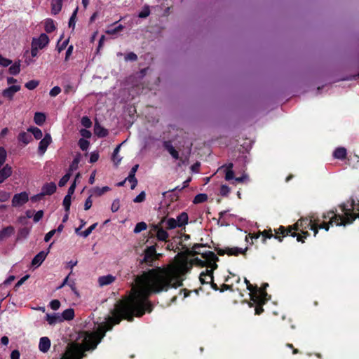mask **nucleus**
Returning a JSON list of instances; mask_svg holds the SVG:
<instances>
[{
    "mask_svg": "<svg viewBox=\"0 0 359 359\" xmlns=\"http://www.w3.org/2000/svg\"><path fill=\"white\" fill-rule=\"evenodd\" d=\"M204 248L203 245L195 244L192 250H189V255H201V258L194 257L189 262L184 260L167 267H156L137 276L135 285L132 288V295L127 300L120 301L115 304L109 320L114 324H118L122 318L133 321L134 316L141 317L146 311L150 313L153 306L148 298L151 294L182 286L181 276L188 272L193 265L215 264V261H218L217 255L212 251L201 250Z\"/></svg>",
    "mask_w": 359,
    "mask_h": 359,
    "instance_id": "obj_1",
    "label": "nucleus"
},
{
    "mask_svg": "<svg viewBox=\"0 0 359 359\" xmlns=\"http://www.w3.org/2000/svg\"><path fill=\"white\" fill-rule=\"evenodd\" d=\"M320 219L311 217L310 219L301 218L299 219L293 226H289L285 228L283 226H280L279 228L276 231V239L281 242L283 238L286 236H290L292 237H297V240L299 242H304V239L309 236V233L306 231L308 228L313 231L314 236L318 232V229H324L325 231H328L330 226V220L328 222H323L319 224Z\"/></svg>",
    "mask_w": 359,
    "mask_h": 359,
    "instance_id": "obj_2",
    "label": "nucleus"
},
{
    "mask_svg": "<svg viewBox=\"0 0 359 359\" xmlns=\"http://www.w3.org/2000/svg\"><path fill=\"white\" fill-rule=\"evenodd\" d=\"M114 325L108 319L107 322L98 327L96 332L86 334L83 340V348L77 344H72L60 359H82L86 356L85 351L94 350L105 336L106 332L111 330Z\"/></svg>",
    "mask_w": 359,
    "mask_h": 359,
    "instance_id": "obj_3",
    "label": "nucleus"
},
{
    "mask_svg": "<svg viewBox=\"0 0 359 359\" xmlns=\"http://www.w3.org/2000/svg\"><path fill=\"white\" fill-rule=\"evenodd\" d=\"M344 215L337 214L334 211L330 210L324 214V219H330L331 226H346L351 224L356 218H359V201L355 203L354 200H351V208H346L345 205L341 208Z\"/></svg>",
    "mask_w": 359,
    "mask_h": 359,
    "instance_id": "obj_4",
    "label": "nucleus"
},
{
    "mask_svg": "<svg viewBox=\"0 0 359 359\" xmlns=\"http://www.w3.org/2000/svg\"><path fill=\"white\" fill-rule=\"evenodd\" d=\"M229 273L226 277V291H229V293H232V295H229L228 298L233 304H235L238 301H241V298L243 296L242 290H243L244 285L241 283L238 275L231 272H229Z\"/></svg>",
    "mask_w": 359,
    "mask_h": 359,
    "instance_id": "obj_5",
    "label": "nucleus"
},
{
    "mask_svg": "<svg viewBox=\"0 0 359 359\" xmlns=\"http://www.w3.org/2000/svg\"><path fill=\"white\" fill-rule=\"evenodd\" d=\"M245 165L236 166L232 163H226V181L232 180L233 184H242L248 180L249 177L245 173Z\"/></svg>",
    "mask_w": 359,
    "mask_h": 359,
    "instance_id": "obj_6",
    "label": "nucleus"
},
{
    "mask_svg": "<svg viewBox=\"0 0 359 359\" xmlns=\"http://www.w3.org/2000/svg\"><path fill=\"white\" fill-rule=\"evenodd\" d=\"M256 292H254L250 297V306H255V311L256 315H260L263 313L264 309L263 305L265 304L270 298L266 292L262 293L259 292V290L256 289Z\"/></svg>",
    "mask_w": 359,
    "mask_h": 359,
    "instance_id": "obj_7",
    "label": "nucleus"
},
{
    "mask_svg": "<svg viewBox=\"0 0 359 359\" xmlns=\"http://www.w3.org/2000/svg\"><path fill=\"white\" fill-rule=\"evenodd\" d=\"M144 256L140 260V264H146L149 266H153L154 261L158 258L159 255L156 253V246L147 247L144 251Z\"/></svg>",
    "mask_w": 359,
    "mask_h": 359,
    "instance_id": "obj_8",
    "label": "nucleus"
},
{
    "mask_svg": "<svg viewBox=\"0 0 359 359\" xmlns=\"http://www.w3.org/2000/svg\"><path fill=\"white\" fill-rule=\"evenodd\" d=\"M29 201V195L26 191L16 194L12 199V205L13 207H20Z\"/></svg>",
    "mask_w": 359,
    "mask_h": 359,
    "instance_id": "obj_9",
    "label": "nucleus"
},
{
    "mask_svg": "<svg viewBox=\"0 0 359 359\" xmlns=\"http://www.w3.org/2000/svg\"><path fill=\"white\" fill-rule=\"evenodd\" d=\"M51 142L52 138L50 135L49 133H46L43 138H42L39 142L38 147L39 154L40 155H43L46 152L48 147L50 144Z\"/></svg>",
    "mask_w": 359,
    "mask_h": 359,
    "instance_id": "obj_10",
    "label": "nucleus"
},
{
    "mask_svg": "<svg viewBox=\"0 0 359 359\" xmlns=\"http://www.w3.org/2000/svg\"><path fill=\"white\" fill-rule=\"evenodd\" d=\"M49 43V38L46 34H41L38 38H34L32 42V46H36L37 48L42 49L48 45Z\"/></svg>",
    "mask_w": 359,
    "mask_h": 359,
    "instance_id": "obj_11",
    "label": "nucleus"
},
{
    "mask_svg": "<svg viewBox=\"0 0 359 359\" xmlns=\"http://www.w3.org/2000/svg\"><path fill=\"white\" fill-rule=\"evenodd\" d=\"M20 88V86H11L2 91V95L10 100H12L15 93L18 92Z\"/></svg>",
    "mask_w": 359,
    "mask_h": 359,
    "instance_id": "obj_12",
    "label": "nucleus"
},
{
    "mask_svg": "<svg viewBox=\"0 0 359 359\" xmlns=\"http://www.w3.org/2000/svg\"><path fill=\"white\" fill-rule=\"evenodd\" d=\"M57 189L56 184L54 182L46 183L41 188V194L44 196H50L53 194Z\"/></svg>",
    "mask_w": 359,
    "mask_h": 359,
    "instance_id": "obj_13",
    "label": "nucleus"
},
{
    "mask_svg": "<svg viewBox=\"0 0 359 359\" xmlns=\"http://www.w3.org/2000/svg\"><path fill=\"white\" fill-rule=\"evenodd\" d=\"M12 168L6 164L3 168H0V184L3 183L7 178L12 175Z\"/></svg>",
    "mask_w": 359,
    "mask_h": 359,
    "instance_id": "obj_14",
    "label": "nucleus"
},
{
    "mask_svg": "<svg viewBox=\"0 0 359 359\" xmlns=\"http://www.w3.org/2000/svg\"><path fill=\"white\" fill-rule=\"evenodd\" d=\"M163 145L173 158L178 159L180 158L178 151L174 148L170 141H164Z\"/></svg>",
    "mask_w": 359,
    "mask_h": 359,
    "instance_id": "obj_15",
    "label": "nucleus"
},
{
    "mask_svg": "<svg viewBox=\"0 0 359 359\" xmlns=\"http://www.w3.org/2000/svg\"><path fill=\"white\" fill-rule=\"evenodd\" d=\"M48 252H45V251H41L40 252H39L32 259V264L33 266H40L43 262L44 261V259H46L48 253Z\"/></svg>",
    "mask_w": 359,
    "mask_h": 359,
    "instance_id": "obj_16",
    "label": "nucleus"
},
{
    "mask_svg": "<svg viewBox=\"0 0 359 359\" xmlns=\"http://www.w3.org/2000/svg\"><path fill=\"white\" fill-rule=\"evenodd\" d=\"M50 340L46 337H43L40 339L39 348L43 353H46L50 349Z\"/></svg>",
    "mask_w": 359,
    "mask_h": 359,
    "instance_id": "obj_17",
    "label": "nucleus"
},
{
    "mask_svg": "<svg viewBox=\"0 0 359 359\" xmlns=\"http://www.w3.org/2000/svg\"><path fill=\"white\" fill-rule=\"evenodd\" d=\"M217 261H215V264L213 266H208V264L204 265L203 266H206L207 269L201 273V276L202 277H208V279H210V281L213 280V270L217 268Z\"/></svg>",
    "mask_w": 359,
    "mask_h": 359,
    "instance_id": "obj_18",
    "label": "nucleus"
},
{
    "mask_svg": "<svg viewBox=\"0 0 359 359\" xmlns=\"http://www.w3.org/2000/svg\"><path fill=\"white\" fill-rule=\"evenodd\" d=\"M246 250H247V248L243 250V249H242L241 248H238V247H232V248L226 247V255H227L229 256H232V255L238 256L240 254L245 255Z\"/></svg>",
    "mask_w": 359,
    "mask_h": 359,
    "instance_id": "obj_19",
    "label": "nucleus"
},
{
    "mask_svg": "<svg viewBox=\"0 0 359 359\" xmlns=\"http://www.w3.org/2000/svg\"><path fill=\"white\" fill-rule=\"evenodd\" d=\"M115 277L111 274L100 276L98 278V283L100 286L103 287L105 285H110L115 280Z\"/></svg>",
    "mask_w": 359,
    "mask_h": 359,
    "instance_id": "obj_20",
    "label": "nucleus"
},
{
    "mask_svg": "<svg viewBox=\"0 0 359 359\" xmlns=\"http://www.w3.org/2000/svg\"><path fill=\"white\" fill-rule=\"evenodd\" d=\"M46 320L50 325H55L57 323L62 322V318H61L59 313L46 314Z\"/></svg>",
    "mask_w": 359,
    "mask_h": 359,
    "instance_id": "obj_21",
    "label": "nucleus"
},
{
    "mask_svg": "<svg viewBox=\"0 0 359 359\" xmlns=\"http://www.w3.org/2000/svg\"><path fill=\"white\" fill-rule=\"evenodd\" d=\"M94 133L99 137H104L108 135V131L96 122L94 126Z\"/></svg>",
    "mask_w": 359,
    "mask_h": 359,
    "instance_id": "obj_22",
    "label": "nucleus"
},
{
    "mask_svg": "<svg viewBox=\"0 0 359 359\" xmlns=\"http://www.w3.org/2000/svg\"><path fill=\"white\" fill-rule=\"evenodd\" d=\"M14 231L15 229L12 226H8L4 228L1 231H0V241L10 237L14 233Z\"/></svg>",
    "mask_w": 359,
    "mask_h": 359,
    "instance_id": "obj_23",
    "label": "nucleus"
},
{
    "mask_svg": "<svg viewBox=\"0 0 359 359\" xmlns=\"http://www.w3.org/2000/svg\"><path fill=\"white\" fill-rule=\"evenodd\" d=\"M346 149L344 147H338L337 148L334 153V158L339 160H344L346 158Z\"/></svg>",
    "mask_w": 359,
    "mask_h": 359,
    "instance_id": "obj_24",
    "label": "nucleus"
},
{
    "mask_svg": "<svg viewBox=\"0 0 359 359\" xmlns=\"http://www.w3.org/2000/svg\"><path fill=\"white\" fill-rule=\"evenodd\" d=\"M62 0H53L51 2V13L57 14L62 9Z\"/></svg>",
    "mask_w": 359,
    "mask_h": 359,
    "instance_id": "obj_25",
    "label": "nucleus"
},
{
    "mask_svg": "<svg viewBox=\"0 0 359 359\" xmlns=\"http://www.w3.org/2000/svg\"><path fill=\"white\" fill-rule=\"evenodd\" d=\"M188 215L187 212H183L177 217V224L178 227H182L187 224L188 222Z\"/></svg>",
    "mask_w": 359,
    "mask_h": 359,
    "instance_id": "obj_26",
    "label": "nucleus"
},
{
    "mask_svg": "<svg viewBox=\"0 0 359 359\" xmlns=\"http://www.w3.org/2000/svg\"><path fill=\"white\" fill-rule=\"evenodd\" d=\"M61 318H62V321L64 320H72L74 317V311L73 309H65L62 315H60Z\"/></svg>",
    "mask_w": 359,
    "mask_h": 359,
    "instance_id": "obj_27",
    "label": "nucleus"
},
{
    "mask_svg": "<svg viewBox=\"0 0 359 359\" xmlns=\"http://www.w3.org/2000/svg\"><path fill=\"white\" fill-rule=\"evenodd\" d=\"M32 140L31 135L26 132H21L18 135V140L25 144H29Z\"/></svg>",
    "mask_w": 359,
    "mask_h": 359,
    "instance_id": "obj_28",
    "label": "nucleus"
},
{
    "mask_svg": "<svg viewBox=\"0 0 359 359\" xmlns=\"http://www.w3.org/2000/svg\"><path fill=\"white\" fill-rule=\"evenodd\" d=\"M34 121L36 124L41 126L46 121V116L43 113L36 112L34 116Z\"/></svg>",
    "mask_w": 359,
    "mask_h": 359,
    "instance_id": "obj_29",
    "label": "nucleus"
},
{
    "mask_svg": "<svg viewBox=\"0 0 359 359\" xmlns=\"http://www.w3.org/2000/svg\"><path fill=\"white\" fill-rule=\"evenodd\" d=\"M28 132H30L33 134L34 137L36 140H40L43 137V133L41 129L37 127H29L27 129Z\"/></svg>",
    "mask_w": 359,
    "mask_h": 359,
    "instance_id": "obj_30",
    "label": "nucleus"
},
{
    "mask_svg": "<svg viewBox=\"0 0 359 359\" xmlns=\"http://www.w3.org/2000/svg\"><path fill=\"white\" fill-rule=\"evenodd\" d=\"M155 229L157 230L156 236L159 241H165L168 237V233L166 231L163 229H158L157 226H155Z\"/></svg>",
    "mask_w": 359,
    "mask_h": 359,
    "instance_id": "obj_31",
    "label": "nucleus"
},
{
    "mask_svg": "<svg viewBox=\"0 0 359 359\" xmlns=\"http://www.w3.org/2000/svg\"><path fill=\"white\" fill-rule=\"evenodd\" d=\"M44 29L48 33L53 32L55 29L54 21L51 19H47L45 22Z\"/></svg>",
    "mask_w": 359,
    "mask_h": 359,
    "instance_id": "obj_32",
    "label": "nucleus"
},
{
    "mask_svg": "<svg viewBox=\"0 0 359 359\" xmlns=\"http://www.w3.org/2000/svg\"><path fill=\"white\" fill-rule=\"evenodd\" d=\"M121 146V144L118 145L114 150L113 154H112V160L116 165H118V164L121 162V158L118 156V152L120 150V147Z\"/></svg>",
    "mask_w": 359,
    "mask_h": 359,
    "instance_id": "obj_33",
    "label": "nucleus"
},
{
    "mask_svg": "<svg viewBox=\"0 0 359 359\" xmlns=\"http://www.w3.org/2000/svg\"><path fill=\"white\" fill-rule=\"evenodd\" d=\"M9 73L12 75H17L20 72V61L15 62L13 65L9 67Z\"/></svg>",
    "mask_w": 359,
    "mask_h": 359,
    "instance_id": "obj_34",
    "label": "nucleus"
},
{
    "mask_svg": "<svg viewBox=\"0 0 359 359\" xmlns=\"http://www.w3.org/2000/svg\"><path fill=\"white\" fill-rule=\"evenodd\" d=\"M207 200L208 195L206 194H198L194 197L193 203L195 204H198L205 202Z\"/></svg>",
    "mask_w": 359,
    "mask_h": 359,
    "instance_id": "obj_35",
    "label": "nucleus"
},
{
    "mask_svg": "<svg viewBox=\"0 0 359 359\" xmlns=\"http://www.w3.org/2000/svg\"><path fill=\"white\" fill-rule=\"evenodd\" d=\"M110 190V188L107 186L103 187L102 188L100 187H95L93 189L91 190L93 194H95L97 196H102L105 192Z\"/></svg>",
    "mask_w": 359,
    "mask_h": 359,
    "instance_id": "obj_36",
    "label": "nucleus"
},
{
    "mask_svg": "<svg viewBox=\"0 0 359 359\" xmlns=\"http://www.w3.org/2000/svg\"><path fill=\"white\" fill-rule=\"evenodd\" d=\"M30 229L27 227H23L21 228L18 233V239H25L26 238L28 235L29 234Z\"/></svg>",
    "mask_w": 359,
    "mask_h": 359,
    "instance_id": "obj_37",
    "label": "nucleus"
},
{
    "mask_svg": "<svg viewBox=\"0 0 359 359\" xmlns=\"http://www.w3.org/2000/svg\"><path fill=\"white\" fill-rule=\"evenodd\" d=\"M79 8L76 7L75 10L74 11L73 13L72 14V16L69 18V27L70 28H72L73 29L75 28L76 25V18L78 13Z\"/></svg>",
    "mask_w": 359,
    "mask_h": 359,
    "instance_id": "obj_38",
    "label": "nucleus"
},
{
    "mask_svg": "<svg viewBox=\"0 0 359 359\" xmlns=\"http://www.w3.org/2000/svg\"><path fill=\"white\" fill-rule=\"evenodd\" d=\"M71 198L72 196L69 194H67L63 199V206L65 208V212H69L70 206H71Z\"/></svg>",
    "mask_w": 359,
    "mask_h": 359,
    "instance_id": "obj_39",
    "label": "nucleus"
},
{
    "mask_svg": "<svg viewBox=\"0 0 359 359\" xmlns=\"http://www.w3.org/2000/svg\"><path fill=\"white\" fill-rule=\"evenodd\" d=\"M244 282L246 285L247 289L250 292V295L251 296L254 292H256V289H257L259 291V289H258V286L257 285H252L248 280L245 278Z\"/></svg>",
    "mask_w": 359,
    "mask_h": 359,
    "instance_id": "obj_40",
    "label": "nucleus"
},
{
    "mask_svg": "<svg viewBox=\"0 0 359 359\" xmlns=\"http://www.w3.org/2000/svg\"><path fill=\"white\" fill-rule=\"evenodd\" d=\"M277 229H276L275 231ZM260 233L262 236V241H263V242H264L266 238H272L273 236L276 238V234L275 235L273 234L271 229L264 230V231H263Z\"/></svg>",
    "mask_w": 359,
    "mask_h": 359,
    "instance_id": "obj_41",
    "label": "nucleus"
},
{
    "mask_svg": "<svg viewBox=\"0 0 359 359\" xmlns=\"http://www.w3.org/2000/svg\"><path fill=\"white\" fill-rule=\"evenodd\" d=\"M147 225L145 222H141L136 224L134 229V233H138L145 229H147Z\"/></svg>",
    "mask_w": 359,
    "mask_h": 359,
    "instance_id": "obj_42",
    "label": "nucleus"
},
{
    "mask_svg": "<svg viewBox=\"0 0 359 359\" xmlns=\"http://www.w3.org/2000/svg\"><path fill=\"white\" fill-rule=\"evenodd\" d=\"M97 225V223H95V224H92L84 231L81 232L80 236H81L84 238L88 237L92 233V231L95 229Z\"/></svg>",
    "mask_w": 359,
    "mask_h": 359,
    "instance_id": "obj_43",
    "label": "nucleus"
},
{
    "mask_svg": "<svg viewBox=\"0 0 359 359\" xmlns=\"http://www.w3.org/2000/svg\"><path fill=\"white\" fill-rule=\"evenodd\" d=\"M177 220L174 218H169L166 220V227L168 229H173L177 227Z\"/></svg>",
    "mask_w": 359,
    "mask_h": 359,
    "instance_id": "obj_44",
    "label": "nucleus"
},
{
    "mask_svg": "<svg viewBox=\"0 0 359 359\" xmlns=\"http://www.w3.org/2000/svg\"><path fill=\"white\" fill-rule=\"evenodd\" d=\"M72 173L67 172L59 181L58 186L60 187H64L69 180Z\"/></svg>",
    "mask_w": 359,
    "mask_h": 359,
    "instance_id": "obj_45",
    "label": "nucleus"
},
{
    "mask_svg": "<svg viewBox=\"0 0 359 359\" xmlns=\"http://www.w3.org/2000/svg\"><path fill=\"white\" fill-rule=\"evenodd\" d=\"M39 84V81L37 80H31L25 83V87L29 90L35 89Z\"/></svg>",
    "mask_w": 359,
    "mask_h": 359,
    "instance_id": "obj_46",
    "label": "nucleus"
},
{
    "mask_svg": "<svg viewBox=\"0 0 359 359\" xmlns=\"http://www.w3.org/2000/svg\"><path fill=\"white\" fill-rule=\"evenodd\" d=\"M6 157H7V153H6V149L4 147H0V168L6 162Z\"/></svg>",
    "mask_w": 359,
    "mask_h": 359,
    "instance_id": "obj_47",
    "label": "nucleus"
},
{
    "mask_svg": "<svg viewBox=\"0 0 359 359\" xmlns=\"http://www.w3.org/2000/svg\"><path fill=\"white\" fill-rule=\"evenodd\" d=\"M149 14H150L149 6H144L143 9L142 10V11L139 13L138 17L140 18H145L148 17L149 15Z\"/></svg>",
    "mask_w": 359,
    "mask_h": 359,
    "instance_id": "obj_48",
    "label": "nucleus"
},
{
    "mask_svg": "<svg viewBox=\"0 0 359 359\" xmlns=\"http://www.w3.org/2000/svg\"><path fill=\"white\" fill-rule=\"evenodd\" d=\"M79 161H80L79 157L77 156V157L74 158V159L73 160V161L72 162V163L69 166L68 172L71 173L72 171L77 169Z\"/></svg>",
    "mask_w": 359,
    "mask_h": 359,
    "instance_id": "obj_49",
    "label": "nucleus"
},
{
    "mask_svg": "<svg viewBox=\"0 0 359 359\" xmlns=\"http://www.w3.org/2000/svg\"><path fill=\"white\" fill-rule=\"evenodd\" d=\"M126 180H128L129 182L131 183V189H134L136 187L137 184V180L135 177V176L128 175V177L126 178Z\"/></svg>",
    "mask_w": 359,
    "mask_h": 359,
    "instance_id": "obj_50",
    "label": "nucleus"
},
{
    "mask_svg": "<svg viewBox=\"0 0 359 359\" xmlns=\"http://www.w3.org/2000/svg\"><path fill=\"white\" fill-rule=\"evenodd\" d=\"M79 145L81 150L86 151L89 147V142L81 138L79 141Z\"/></svg>",
    "mask_w": 359,
    "mask_h": 359,
    "instance_id": "obj_51",
    "label": "nucleus"
},
{
    "mask_svg": "<svg viewBox=\"0 0 359 359\" xmlns=\"http://www.w3.org/2000/svg\"><path fill=\"white\" fill-rule=\"evenodd\" d=\"M12 63V60L7 59L0 55V66L6 67Z\"/></svg>",
    "mask_w": 359,
    "mask_h": 359,
    "instance_id": "obj_52",
    "label": "nucleus"
},
{
    "mask_svg": "<svg viewBox=\"0 0 359 359\" xmlns=\"http://www.w3.org/2000/svg\"><path fill=\"white\" fill-rule=\"evenodd\" d=\"M146 194L144 191H141L134 199V203H142L145 200Z\"/></svg>",
    "mask_w": 359,
    "mask_h": 359,
    "instance_id": "obj_53",
    "label": "nucleus"
},
{
    "mask_svg": "<svg viewBox=\"0 0 359 359\" xmlns=\"http://www.w3.org/2000/svg\"><path fill=\"white\" fill-rule=\"evenodd\" d=\"M119 208H120L119 199L117 198V199L114 200V201L112 202L111 206V210L113 212H116L118 210Z\"/></svg>",
    "mask_w": 359,
    "mask_h": 359,
    "instance_id": "obj_54",
    "label": "nucleus"
},
{
    "mask_svg": "<svg viewBox=\"0 0 359 359\" xmlns=\"http://www.w3.org/2000/svg\"><path fill=\"white\" fill-rule=\"evenodd\" d=\"M137 60V55L133 52H130L125 55L126 61H136Z\"/></svg>",
    "mask_w": 359,
    "mask_h": 359,
    "instance_id": "obj_55",
    "label": "nucleus"
},
{
    "mask_svg": "<svg viewBox=\"0 0 359 359\" xmlns=\"http://www.w3.org/2000/svg\"><path fill=\"white\" fill-rule=\"evenodd\" d=\"M81 122V124L86 128H90L92 125V122L88 116H83Z\"/></svg>",
    "mask_w": 359,
    "mask_h": 359,
    "instance_id": "obj_56",
    "label": "nucleus"
},
{
    "mask_svg": "<svg viewBox=\"0 0 359 359\" xmlns=\"http://www.w3.org/2000/svg\"><path fill=\"white\" fill-rule=\"evenodd\" d=\"M10 198V194L5 191H0V202L7 201Z\"/></svg>",
    "mask_w": 359,
    "mask_h": 359,
    "instance_id": "obj_57",
    "label": "nucleus"
},
{
    "mask_svg": "<svg viewBox=\"0 0 359 359\" xmlns=\"http://www.w3.org/2000/svg\"><path fill=\"white\" fill-rule=\"evenodd\" d=\"M123 29V26L122 25H119L118 26H117L116 27H115L114 29L107 30L106 33L108 34H115L117 32L121 31Z\"/></svg>",
    "mask_w": 359,
    "mask_h": 359,
    "instance_id": "obj_58",
    "label": "nucleus"
},
{
    "mask_svg": "<svg viewBox=\"0 0 359 359\" xmlns=\"http://www.w3.org/2000/svg\"><path fill=\"white\" fill-rule=\"evenodd\" d=\"M75 91L74 87L71 84H67L64 86V93L65 94L74 93Z\"/></svg>",
    "mask_w": 359,
    "mask_h": 359,
    "instance_id": "obj_59",
    "label": "nucleus"
},
{
    "mask_svg": "<svg viewBox=\"0 0 359 359\" xmlns=\"http://www.w3.org/2000/svg\"><path fill=\"white\" fill-rule=\"evenodd\" d=\"M61 92V88L59 86H55L50 90V95L51 97H55L59 95Z\"/></svg>",
    "mask_w": 359,
    "mask_h": 359,
    "instance_id": "obj_60",
    "label": "nucleus"
},
{
    "mask_svg": "<svg viewBox=\"0 0 359 359\" xmlns=\"http://www.w3.org/2000/svg\"><path fill=\"white\" fill-rule=\"evenodd\" d=\"M43 216V210H39L37 211L35 215H34L33 220L35 223L39 222Z\"/></svg>",
    "mask_w": 359,
    "mask_h": 359,
    "instance_id": "obj_61",
    "label": "nucleus"
},
{
    "mask_svg": "<svg viewBox=\"0 0 359 359\" xmlns=\"http://www.w3.org/2000/svg\"><path fill=\"white\" fill-rule=\"evenodd\" d=\"M50 306L53 310H57L60 306V302L57 299L52 300L50 303Z\"/></svg>",
    "mask_w": 359,
    "mask_h": 359,
    "instance_id": "obj_62",
    "label": "nucleus"
},
{
    "mask_svg": "<svg viewBox=\"0 0 359 359\" xmlns=\"http://www.w3.org/2000/svg\"><path fill=\"white\" fill-rule=\"evenodd\" d=\"M92 194L88 196V198L86 200L84 204L85 210H89L92 207L93 201L91 200Z\"/></svg>",
    "mask_w": 359,
    "mask_h": 359,
    "instance_id": "obj_63",
    "label": "nucleus"
},
{
    "mask_svg": "<svg viewBox=\"0 0 359 359\" xmlns=\"http://www.w3.org/2000/svg\"><path fill=\"white\" fill-rule=\"evenodd\" d=\"M99 158V154L97 151H93L90 154V163H95Z\"/></svg>",
    "mask_w": 359,
    "mask_h": 359,
    "instance_id": "obj_64",
    "label": "nucleus"
}]
</instances>
